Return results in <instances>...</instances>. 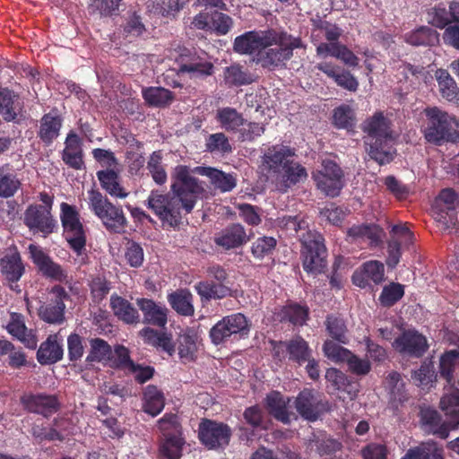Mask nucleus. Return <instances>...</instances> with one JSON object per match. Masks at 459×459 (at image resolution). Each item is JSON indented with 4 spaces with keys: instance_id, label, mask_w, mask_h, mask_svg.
<instances>
[{
    "instance_id": "nucleus-1",
    "label": "nucleus",
    "mask_w": 459,
    "mask_h": 459,
    "mask_svg": "<svg viewBox=\"0 0 459 459\" xmlns=\"http://www.w3.org/2000/svg\"><path fill=\"white\" fill-rule=\"evenodd\" d=\"M301 46L299 38L275 30L248 31L237 37L234 41L236 52L239 54L257 52V61L262 66L269 69L283 65L292 56L293 50Z\"/></svg>"
},
{
    "instance_id": "nucleus-2",
    "label": "nucleus",
    "mask_w": 459,
    "mask_h": 459,
    "mask_svg": "<svg viewBox=\"0 0 459 459\" xmlns=\"http://www.w3.org/2000/svg\"><path fill=\"white\" fill-rule=\"evenodd\" d=\"M294 156V150L285 145L272 146L264 153L262 168L280 191L285 192L307 178L306 169L293 160Z\"/></svg>"
},
{
    "instance_id": "nucleus-3",
    "label": "nucleus",
    "mask_w": 459,
    "mask_h": 459,
    "mask_svg": "<svg viewBox=\"0 0 459 459\" xmlns=\"http://www.w3.org/2000/svg\"><path fill=\"white\" fill-rule=\"evenodd\" d=\"M365 144L368 155L380 165L389 163L394 156V151L387 147L391 140L389 122L381 112H377L367 119L362 126Z\"/></svg>"
},
{
    "instance_id": "nucleus-4",
    "label": "nucleus",
    "mask_w": 459,
    "mask_h": 459,
    "mask_svg": "<svg viewBox=\"0 0 459 459\" xmlns=\"http://www.w3.org/2000/svg\"><path fill=\"white\" fill-rule=\"evenodd\" d=\"M424 136L429 143L441 145L459 142V119L437 107L425 109Z\"/></svg>"
},
{
    "instance_id": "nucleus-5",
    "label": "nucleus",
    "mask_w": 459,
    "mask_h": 459,
    "mask_svg": "<svg viewBox=\"0 0 459 459\" xmlns=\"http://www.w3.org/2000/svg\"><path fill=\"white\" fill-rule=\"evenodd\" d=\"M87 204L91 212L111 231L121 232L126 225V219L120 206L112 204L100 191L87 192Z\"/></svg>"
},
{
    "instance_id": "nucleus-6",
    "label": "nucleus",
    "mask_w": 459,
    "mask_h": 459,
    "mask_svg": "<svg viewBox=\"0 0 459 459\" xmlns=\"http://www.w3.org/2000/svg\"><path fill=\"white\" fill-rule=\"evenodd\" d=\"M192 173H196L195 169H191L185 165L177 166L172 173L171 191L178 197L186 212L193 210L197 198L204 191L203 186L192 177Z\"/></svg>"
},
{
    "instance_id": "nucleus-7",
    "label": "nucleus",
    "mask_w": 459,
    "mask_h": 459,
    "mask_svg": "<svg viewBox=\"0 0 459 459\" xmlns=\"http://www.w3.org/2000/svg\"><path fill=\"white\" fill-rule=\"evenodd\" d=\"M303 246V268L307 273H319L326 265L323 237L316 231L299 236Z\"/></svg>"
},
{
    "instance_id": "nucleus-8",
    "label": "nucleus",
    "mask_w": 459,
    "mask_h": 459,
    "mask_svg": "<svg viewBox=\"0 0 459 459\" xmlns=\"http://www.w3.org/2000/svg\"><path fill=\"white\" fill-rule=\"evenodd\" d=\"M146 204L162 221L170 227H177L181 219V203L178 196L162 195L157 190L151 192Z\"/></svg>"
},
{
    "instance_id": "nucleus-9",
    "label": "nucleus",
    "mask_w": 459,
    "mask_h": 459,
    "mask_svg": "<svg viewBox=\"0 0 459 459\" xmlns=\"http://www.w3.org/2000/svg\"><path fill=\"white\" fill-rule=\"evenodd\" d=\"M60 209V219L65 232L66 240L77 255L81 256L85 247L86 239L79 213L74 206L66 203H62Z\"/></svg>"
},
{
    "instance_id": "nucleus-10",
    "label": "nucleus",
    "mask_w": 459,
    "mask_h": 459,
    "mask_svg": "<svg viewBox=\"0 0 459 459\" xmlns=\"http://www.w3.org/2000/svg\"><path fill=\"white\" fill-rule=\"evenodd\" d=\"M178 63V74H187L191 79H204L214 72L213 64L206 57L192 54L186 48H179L171 54Z\"/></svg>"
},
{
    "instance_id": "nucleus-11",
    "label": "nucleus",
    "mask_w": 459,
    "mask_h": 459,
    "mask_svg": "<svg viewBox=\"0 0 459 459\" xmlns=\"http://www.w3.org/2000/svg\"><path fill=\"white\" fill-rule=\"evenodd\" d=\"M459 207V195L451 188L443 189L435 199L433 218L441 230H449L456 224L454 211Z\"/></svg>"
},
{
    "instance_id": "nucleus-12",
    "label": "nucleus",
    "mask_w": 459,
    "mask_h": 459,
    "mask_svg": "<svg viewBox=\"0 0 459 459\" xmlns=\"http://www.w3.org/2000/svg\"><path fill=\"white\" fill-rule=\"evenodd\" d=\"M249 331L248 322L241 313L224 316L210 330V337L214 344H221L231 336L245 335Z\"/></svg>"
},
{
    "instance_id": "nucleus-13",
    "label": "nucleus",
    "mask_w": 459,
    "mask_h": 459,
    "mask_svg": "<svg viewBox=\"0 0 459 459\" xmlns=\"http://www.w3.org/2000/svg\"><path fill=\"white\" fill-rule=\"evenodd\" d=\"M318 189L329 196H336L344 186L343 173L333 161L325 160L322 169L313 174Z\"/></svg>"
},
{
    "instance_id": "nucleus-14",
    "label": "nucleus",
    "mask_w": 459,
    "mask_h": 459,
    "mask_svg": "<svg viewBox=\"0 0 459 459\" xmlns=\"http://www.w3.org/2000/svg\"><path fill=\"white\" fill-rule=\"evenodd\" d=\"M230 437V427L222 422L205 420L199 425L200 440L209 449H218L228 446Z\"/></svg>"
},
{
    "instance_id": "nucleus-15",
    "label": "nucleus",
    "mask_w": 459,
    "mask_h": 459,
    "mask_svg": "<svg viewBox=\"0 0 459 459\" xmlns=\"http://www.w3.org/2000/svg\"><path fill=\"white\" fill-rule=\"evenodd\" d=\"M24 223L33 233H42L47 237L54 231L56 222L50 208L44 205H30L24 212Z\"/></svg>"
},
{
    "instance_id": "nucleus-16",
    "label": "nucleus",
    "mask_w": 459,
    "mask_h": 459,
    "mask_svg": "<svg viewBox=\"0 0 459 459\" xmlns=\"http://www.w3.org/2000/svg\"><path fill=\"white\" fill-rule=\"evenodd\" d=\"M385 279V267L379 261H368L356 270L352 275V282L359 287L366 288L372 281L376 284L381 283Z\"/></svg>"
},
{
    "instance_id": "nucleus-17",
    "label": "nucleus",
    "mask_w": 459,
    "mask_h": 459,
    "mask_svg": "<svg viewBox=\"0 0 459 459\" xmlns=\"http://www.w3.org/2000/svg\"><path fill=\"white\" fill-rule=\"evenodd\" d=\"M393 346L400 352L420 357L426 351L428 343L422 334L415 331H407L395 339Z\"/></svg>"
},
{
    "instance_id": "nucleus-18",
    "label": "nucleus",
    "mask_w": 459,
    "mask_h": 459,
    "mask_svg": "<svg viewBox=\"0 0 459 459\" xmlns=\"http://www.w3.org/2000/svg\"><path fill=\"white\" fill-rule=\"evenodd\" d=\"M52 294L56 298L54 303L40 306L39 316L42 320L49 324H60L64 320L65 306L63 299L66 294L65 290L59 286L53 288Z\"/></svg>"
},
{
    "instance_id": "nucleus-19",
    "label": "nucleus",
    "mask_w": 459,
    "mask_h": 459,
    "mask_svg": "<svg viewBox=\"0 0 459 459\" xmlns=\"http://www.w3.org/2000/svg\"><path fill=\"white\" fill-rule=\"evenodd\" d=\"M290 399L281 394L279 392H273L266 397V408L269 413L277 420L288 424L296 419L295 413L290 411Z\"/></svg>"
},
{
    "instance_id": "nucleus-20",
    "label": "nucleus",
    "mask_w": 459,
    "mask_h": 459,
    "mask_svg": "<svg viewBox=\"0 0 459 459\" xmlns=\"http://www.w3.org/2000/svg\"><path fill=\"white\" fill-rule=\"evenodd\" d=\"M316 67L332 78L338 86L350 91H355L358 89L359 82L356 78L350 72L340 66L332 63L323 62L316 65Z\"/></svg>"
},
{
    "instance_id": "nucleus-21",
    "label": "nucleus",
    "mask_w": 459,
    "mask_h": 459,
    "mask_svg": "<svg viewBox=\"0 0 459 459\" xmlns=\"http://www.w3.org/2000/svg\"><path fill=\"white\" fill-rule=\"evenodd\" d=\"M6 329L10 334L17 338L29 349H36L38 340L32 330H29L23 320V316L21 314L12 313L10 322L8 323Z\"/></svg>"
},
{
    "instance_id": "nucleus-22",
    "label": "nucleus",
    "mask_w": 459,
    "mask_h": 459,
    "mask_svg": "<svg viewBox=\"0 0 459 459\" xmlns=\"http://www.w3.org/2000/svg\"><path fill=\"white\" fill-rule=\"evenodd\" d=\"M0 268L3 275L9 281L20 280L24 273L20 254L15 248L9 249L0 260Z\"/></svg>"
},
{
    "instance_id": "nucleus-23",
    "label": "nucleus",
    "mask_w": 459,
    "mask_h": 459,
    "mask_svg": "<svg viewBox=\"0 0 459 459\" xmlns=\"http://www.w3.org/2000/svg\"><path fill=\"white\" fill-rule=\"evenodd\" d=\"M247 239L244 227L240 224H232L215 237V243L225 249H230L243 245Z\"/></svg>"
},
{
    "instance_id": "nucleus-24",
    "label": "nucleus",
    "mask_w": 459,
    "mask_h": 459,
    "mask_svg": "<svg viewBox=\"0 0 459 459\" xmlns=\"http://www.w3.org/2000/svg\"><path fill=\"white\" fill-rule=\"evenodd\" d=\"M23 102L19 95L8 89L0 91V115L5 121H13L22 114Z\"/></svg>"
},
{
    "instance_id": "nucleus-25",
    "label": "nucleus",
    "mask_w": 459,
    "mask_h": 459,
    "mask_svg": "<svg viewBox=\"0 0 459 459\" xmlns=\"http://www.w3.org/2000/svg\"><path fill=\"white\" fill-rule=\"evenodd\" d=\"M440 408L448 419V424L452 429L459 426V389L450 386L440 400Z\"/></svg>"
},
{
    "instance_id": "nucleus-26",
    "label": "nucleus",
    "mask_w": 459,
    "mask_h": 459,
    "mask_svg": "<svg viewBox=\"0 0 459 459\" xmlns=\"http://www.w3.org/2000/svg\"><path fill=\"white\" fill-rule=\"evenodd\" d=\"M64 351L57 334L49 335L41 343L37 352V359L40 364H53L63 358Z\"/></svg>"
},
{
    "instance_id": "nucleus-27",
    "label": "nucleus",
    "mask_w": 459,
    "mask_h": 459,
    "mask_svg": "<svg viewBox=\"0 0 459 459\" xmlns=\"http://www.w3.org/2000/svg\"><path fill=\"white\" fill-rule=\"evenodd\" d=\"M136 304L143 314L144 322L163 327L167 324L168 309L152 299H138Z\"/></svg>"
},
{
    "instance_id": "nucleus-28",
    "label": "nucleus",
    "mask_w": 459,
    "mask_h": 459,
    "mask_svg": "<svg viewBox=\"0 0 459 459\" xmlns=\"http://www.w3.org/2000/svg\"><path fill=\"white\" fill-rule=\"evenodd\" d=\"M29 251L34 264L45 275L56 280L65 277L61 267L55 264L39 247L31 244L29 246Z\"/></svg>"
},
{
    "instance_id": "nucleus-29",
    "label": "nucleus",
    "mask_w": 459,
    "mask_h": 459,
    "mask_svg": "<svg viewBox=\"0 0 459 459\" xmlns=\"http://www.w3.org/2000/svg\"><path fill=\"white\" fill-rule=\"evenodd\" d=\"M24 406L30 411L48 416L56 411L58 403L53 395H27L22 398Z\"/></svg>"
},
{
    "instance_id": "nucleus-30",
    "label": "nucleus",
    "mask_w": 459,
    "mask_h": 459,
    "mask_svg": "<svg viewBox=\"0 0 459 459\" xmlns=\"http://www.w3.org/2000/svg\"><path fill=\"white\" fill-rule=\"evenodd\" d=\"M63 160L71 168L81 169L83 167L82 150L80 137L71 133L65 139Z\"/></svg>"
},
{
    "instance_id": "nucleus-31",
    "label": "nucleus",
    "mask_w": 459,
    "mask_h": 459,
    "mask_svg": "<svg viewBox=\"0 0 459 459\" xmlns=\"http://www.w3.org/2000/svg\"><path fill=\"white\" fill-rule=\"evenodd\" d=\"M197 174L206 176L212 184L221 192L231 191L236 186V178L231 174H226L213 168L195 167Z\"/></svg>"
},
{
    "instance_id": "nucleus-32",
    "label": "nucleus",
    "mask_w": 459,
    "mask_h": 459,
    "mask_svg": "<svg viewBox=\"0 0 459 459\" xmlns=\"http://www.w3.org/2000/svg\"><path fill=\"white\" fill-rule=\"evenodd\" d=\"M439 91L443 98L459 106V88L449 73L444 69L436 72Z\"/></svg>"
},
{
    "instance_id": "nucleus-33",
    "label": "nucleus",
    "mask_w": 459,
    "mask_h": 459,
    "mask_svg": "<svg viewBox=\"0 0 459 459\" xmlns=\"http://www.w3.org/2000/svg\"><path fill=\"white\" fill-rule=\"evenodd\" d=\"M178 355L185 362L195 359V353L199 347V339L197 334L188 330L178 337Z\"/></svg>"
},
{
    "instance_id": "nucleus-34",
    "label": "nucleus",
    "mask_w": 459,
    "mask_h": 459,
    "mask_svg": "<svg viewBox=\"0 0 459 459\" xmlns=\"http://www.w3.org/2000/svg\"><path fill=\"white\" fill-rule=\"evenodd\" d=\"M216 120L221 128L233 132L239 131L245 122L243 116L230 107L219 108L216 112Z\"/></svg>"
},
{
    "instance_id": "nucleus-35",
    "label": "nucleus",
    "mask_w": 459,
    "mask_h": 459,
    "mask_svg": "<svg viewBox=\"0 0 459 459\" xmlns=\"http://www.w3.org/2000/svg\"><path fill=\"white\" fill-rule=\"evenodd\" d=\"M143 341L156 348H160L166 351L169 355H172L174 352V345L170 334L166 333H158L157 331L146 327L140 332Z\"/></svg>"
},
{
    "instance_id": "nucleus-36",
    "label": "nucleus",
    "mask_w": 459,
    "mask_h": 459,
    "mask_svg": "<svg viewBox=\"0 0 459 459\" xmlns=\"http://www.w3.org/2000/svg\"><path fill=\"white\" fill-rule=\"evenodd\" d=\"M101 186L111 195L124 199L128 193L120 186L118 175L113 169L101 170L97 173Z\"/></svg>"
},
{
    "instance_id": "nucleus-37",
    "label": "nucleus",
    "mask_w": 459,
    "mask_h": 459,
    "mask_svg": "<svg viewBox=\"0 0 459 459\" xmlns=\"http://www.w3.org/2000/svg\"><path fill=\"white\" fill-rule=\"evenodd\" d=\"M381 229L376 224H361L350 228L347 236L351 241L368 240L370 244H375L381 238Z\"/></svg>"
},
{
    "instance_id": "nucleus-38",
    "label": "nucleus",
    "mask_w": 459,
    "mask_h": 459,
    "mask_svg": "<svg viewBox=\"0 0 459 459\" xmlns=\"http://www.w3.org/2000/svg\"><path fill=\"white\" fill-rule=\"evenodd\" d=\"M110 305L114 314L126 324H134L139 321L137 310L123 298L112 296Z\"/></svg>"
},
{
    "instance_id": "nucleus-39",
    "label": "nucleus",
    "mask_w": 459,
    "mask_h": 459,
    "mask_svg": "<svg viewBox=\"0 0 459 459\" xmlns=\"http://www.w3.org/2000/svg\"><path fill=\"white\" fill-rule=\"evenodd\" d=\"M21 186V181L14 169L8 166L0 168V196L11 197Z\"/></svg>"
},
{
    "instance_id": "nucleus-40",
    "label": "nucleus",
    "mask_w": 459,
    "mask_h": 459,
    "mask_svg": "<svg viewBox=\"0 0 459 459\" xmlns=\"http://www.w3.org/2000/svg\"><path fill=\"white\" fill-rule=\"evenodd\" d=\"M165 404L163 394L154 385H148L143 393L144 411L152 416L158 415Z\"/></svg>"
},
{
    "instance_id": "nucleus-41",
    "label": "nucleus",
    "mask_w": 459,
    "mask_h": 459,
    "mask_svg": "<svg viewBox=\"0 0 459 459\" xmlns=\"http://www.w3.org/2000/svg\"><path fill=\"white\" fill-rule=\"evenodd\" d=\"M296 409L299 413L308 420H316L317 410L313 394L308 390L302 391L296 399Z\"/></svg>"
},
{
    "instance_id": "nucleus-42",
    "label": "nucleus",
    "mask_w": 459,
    "mask_h": 459,
    "mask_svg": "<svg viewBox=\"0 0 459 459\" xmlns=\"http://www.w3.org/2000/svg\"><path fill=\"white\" fill-rule=\"evenodd\" d=\"M171 307L180 315L192 316L194 314L193 296L187 290H179L169 296Z\"/></svg>"
},
{
    "instance_id": "nucleus-43",
    "label": "nucleus",
    "mask_w": 459,
    "mask_h": 459,
    "mask_svg": "<svg viewBox=\"0 0 459 459\" xmlns=\"http://www.w3.org/2000/svg\"><path fill=\"white\" fill-rule=\"evenodd\" d=\"M309 446L321 455H332L341 449V443L333 439L323 433L314 435L309 439Z\"/></svg>"
},
{
    "instance_id": "nucleus-44",
    "label": "nucleus",
    "mask_w": 459,
    "mask_h": 459,
    "mask_svg": "<svg viewBox=\"0 0 459 459\" xmlns=\"http://www.w3.org/2000/svg\"><path fill=\"white\" fill-rule=\"evenodd\" d=\"M143 96L148 104L156 107L169 105L173 100L171 91L162 87L143 89Z\"/></svg>"
},
{
    "instance_id": "nucleus-45",
    "label": "nucleus",
    "mask_w": 459,
    "mask_h": 459,
    "mask_svg": "<svg viewBox=\"0 0 459 459\" xmlns=\"http://www.w3.org/2000/svg\"><path fill=\"white\" fill-rule=\"evenodd\" d=\"M61 119L51 114L45 115L41 120L40 138L47 143H51L59 134Z\"/></svg>"
},
{
    "instance_id": "nucleus-46",
    "label": "nucleus",
    "mask_w": 459,
    "mask_h": 459,
    "mask_svg": "<svg viewBox=\"0 0 459 459\" xmlns=\"http://www.w3.org/2000/svg\"><path fill=\"white\" fill-rule=\"evenodd\" d=\"M333 123L340 129H352L356 124L355 114L353 109L347 106L342 105L333 110Z\"/></svg>"
},
{
    "instance_id": "nucleus-47",
    "label": "nucleus",
    "mask_w": 459,
    "mask_h": 459,
    "mask_svg": "<svg viewBox=\"0 0 459 459\" xmlns=\"http://www.w3.org/2000/svg\"><path fill=\"white\" fill-rule=\"evenodd\" d=\"M195 290L202 299H222L229 295L230 289L222 284H212L206 281H202L195 286Z\"/></svg>"
},
{
    "instance_id": "nucleus-48",
    "label": "nucleus",
    "mask_w": 459,
    "mask_h": 459,
    "mask_svg": "<svg viewBox=\"0 0 459 459\" xmlns=\"http://www.w3.org/2000/svg\"><path fill=\"white\" fill-rule=\"evenodd\" d=\"M91 351L86 357L88 362H101L109 359L111 356V348L102 339L95 338L90 342Z\"/></svg>"
},
{
    "instance_id": "nucleus-49",
    "label": "nucleus",
    "mask_w": 459,
    "mask_h": 459,
    "mask_svg": "<svg viewBox=\"0 0 459 459\" xmlns=\"http://www.w3.org/2000/svg\"><path fill=\"white\" fill-rule=\"evenodd\" d=\"M422 423L429 427V431L438 435L442 438L448 437L447 429L441 425V419L437 411L430 409L421 411Z\"/></svg>"
},
{
    "instance_id": "nucleus-50",
    "label": "nucleus",
    "mask_w": 459,
    "mask_h": 459,
    "mask_svg": "<svg viewBox=\"0 0 459 459\" xmlns=\"http://www.w3.org/2000/svg\"><path fill=\"white\" fill-rule=\"evenodd\" d=\"M223 74L225 83L230 86H239L252 82L251 77L238 65L226 67Z\"/></svg>"
},
{
    "instance_id": "nucleus-51",
    "label": "nucleus",
    "mask_w": 459,
    "mask_h": 459,
    "mask_svg": "<svg viewBox=\"0 0 459 459\" xmlns=\"http://www.w3.org/2000/svg\"><path fill=\"white\" fill-rule=\"evenodd\" d=\"M459 365V351L452 350L440 358V374L448 383L453 379V372Z\"/></svg>"
},
{
    "instance_id": "nucleus-52",
    "label": "nucleus",
    "mask_w": 459,
    "mask_h": 459,
    "mask_svg": "<svg viewBox=\"0 0 459 459\" xmlns=\"http://www.w3.org/2000/svg\"><path fill=\"white\" fill-rule=\"evenodd\" d=\"M290 358L299 363L304 362L310 357V350L307 342L300 337L290 341L287 345Z\"/></svg>"
},
{
    "instance_id": "nucleus-53",
    "label": "nucleus",
    "mask_w": 459,
    "mask_h": 459,
    "mask_svg": "<svg viewBox=\"0 0 459 459\" xmlns=\"http://www.w3.org/2000/svg\"><path fill=\"white\" fill-rule=\"evenodd\" d=\"M205 148L210 152L229 153L231 152V145L228 137L223 133L210 134L205 142Z\"/></svg>"
},
{
    "instance_id": "nucleus-54",
    "label": "nucleus",
    "mask_w": 459,
    "mask_h": 459,
    "mask_svg": "<svg viewBox=\"0 0 459 459\" xmlns=\"http://www.w3.org/2000/svg\"><path fill=\"white\" fill-rule=\"evenodd\" d=\"M162 156L160 152H154L147 163V169L152 175V179L158 185H162L167 181V173L161 164Z\"/></svg>"
},
{
    "instance_id": "nucleus-55",
    "label": "nucleus",
    "mask_w": 459,
    "mask_h": 459,
    "mask_svg": "<svg viewBox=\"0 0 459 459\" xmlns=\"http://www.w3.org/2000/svg\"><path fill=\"white\" fill-rule=\"evenodd\" d=\"M325 325L326 330L332 338L339 342L347 343V328L342 318L330 316L326 319Z\"/></svg>"
},
{
    "instance_id": "nucleus-56",
    "label": "nucleus",
    "mask_w": 459,
    "mask_h": 459,
    "mask_svg": "<svg viewBox=\"0 0 459 459\" xmlns=\"http://www.w3.org/2000/svg\"><path fill=\"white\" fill-rule=\"evenodd\" d=\"M183 440L179 434L166 437L160 452L169 459H178L181 455Z\"/></svg>"
},
{
    "instance_id": "nucleus-57",
    "label": "nucleus",
    "mask_w": 459,
    "mask_h": 459,
    "mask_svg": "<svg viewBox=\"0 0 459 459\" xmlns=\"http://www.w3.org/2000/svg\"><path fill=\"white\" fill-rule=\"evenodd\" d=\"M436 38V32L430 28L420 27L405 35L407 43L412 46H420L430 44Z\"/></svg>"
},
{
    "instance_id": "nucleus-58",
    "label": "nucleus",
    "mask_w": 459,
    "mask_h": 459,
    "mask_svg": "<svg viewBox=\"0 0 459 459\" xmlns=\"http://www.w3.org/2000/svg\"><path fill=\"white\" fill-rule=\"evenodd\" d=\"M403 294V286L400 283L392 282L384 287L379 300L382 305L390 307L397 302Z\"/></svg>"
},
{
    "instance_id": "nucleus-59",
    "label": "nucleus",
    "mask_w": 459,
    "mask_h": 459,
    "mask_svg": "<svg viewBox=\"0 0 459 459\" xmlns=\"http://www.w3.org/2000/svg\"><path fill=\"white\" fill-rule=\"evenodd\" d=\"M323 351L325 355L334 362L346 361L351 354L349 350L332 341H326L324 343Z\"/></svg>"
},
{
    "instance_id": "nucleus-60",
    "label": "nucleus",
    "mask_w": 459,
    "mask_h": 459,
    "mask_svg": "<svg viewBox=\"0 0 459 459\" xmlns=\"http://www.w3.org/2000/svg\"><path fill=\"white\" fill-rule=\"evenodd\" d=\"M275 247L276 239L274 238H258L252 245V254L257 258H264L272 254Z\"/></svg>"
},
{
    "instance_id": "nucleus-61",
    "label": "nucleus",
    "mask_w": 459,
    "mask_h": 459,
    "mask_svg": "<svg viewBox=\"0 0 459 459\" xmlns=\"http://www.w3.org/2000/svg\"><path fill=\"white\" fill-rule=\"evenodd\" d=\"M211 20L212 30L220 35L228 33L233 24L232 19L229 15L219 12H214L212 14Z\"/></svg>"
},
{
    "instance_id": "nucleus-62",
    "label": "nucleus",
    "mask_w": 459,
    "mask_h": 459,
    "mask_svg": "<svg viewBox=\"0 0 459 459\" xmlns=\"http://www.w3.org/2000/svg\"><path fill=\"white\" fill-rule=\"evenodd\" d=\"M90 286L92 298L97 302L102 300L108 295L110 290L109 283L104 277L101 276L93 278Z\"/></svg>"
},
{
    "instance_id": "nucleus-63",
    "label": "nucleus",
    "mask_w": 459,
    "mask_h": 459,
    "mask_svg": "<svg viewBox=\"0 0 459 459\" xmlns=\"http://www.w3.org/2000/svg\"><path fill=\"white\" fill-rule=\"evenodd\" d=\"M240 137L243 141H253L264 133V126L255 122L245 123L239 129Z\"/></svg>"
},
{
    "instance_id": "nucleus-64",
    "label": "nucleus",
    "mask_w": 459,
    "mask_h": 459,
    "mask_svg": "<svg viewBox=\"0 0 459 459\" xmlns=\"http://www.w3.org/2000/svg\"><path fill=\"white\" fill-rule=\"evenodd\" d=\"M412 379L417 385L427 386L434 379V369L429 364H423L412 374Z\"/></svg>"
}]
</instances>
